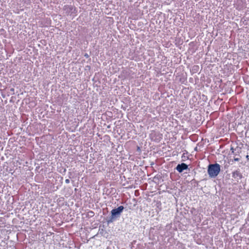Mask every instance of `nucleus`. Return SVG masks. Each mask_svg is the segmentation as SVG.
<instances>
[{"instance_id": "f257e3e1", "label": "nucleus", "mask_w": 249, "mask_h": 249, "mask_svg": "<svg viewBox=\"0 0 249 249\" xmlns=\"http://www.w3.org/2000/svg\"><path fill=\"white\" fill-rule=\"evenodd\" d=\"M220 171V166L217 163L211 164L209 166L208 173L210 177L214 178L216 177Z\"/></svg>"}, {"instance_id": "423d86ee", "label": "nucleus", "mask_w": 249, "mask_h": 249, "mask_svg": "<svg viewBox=\"0 0 249 249\" xmlns=\"http://www.w3.org/2000/svg\"><path fill=\"white\" fill-rule=\"evenodd\" d=\"M249 155H247V156H246V158H249Z\"/></svg>"}, {"instance_id": "f03ea898", "label": "nucleus", "mask_w": 249, "mask_h": 249, "mask_svg": "<svg viewBox=\"0 0 249 249\" xmlns=\"http://www.w3.org/2000/svg\"><path fill=\"white\" fill-rule=\"evenodd\" d=\"M124 209V208L123 206H120L117 209H113L111 212L112 218L119 216Z\"/></svg>"}, {"instance_id": "20e7f679", "label": "nucleus", "mask_w": 249, "mask_h": 249, "mask_svg": "<svg viewBox=\"0 0 249 249\" xmlns=\"http://www.w3.org/2000/svg\"><path fill=\"white\" fill-rule=\"evenodd\" d=\"M234 160L235 161H239V159L238 158H234Z\"/></svg>"}, {"instance_id": "7ed1b4c3", "label": "nucleus", "mask_w": 249, "mask_h": 249, "mask_svg": "<svg viewBox=\"0 0 249 249\" xmlns=\"http://www.w3.org/2000/svg\"><path fill=\"white\" fill-rule=\"evenodd\" d=\"M188 166L184 163L178 164L176 167L177 170L179 173H181L183 170H186Z\"/></svg>"}, {"instance_id": "39448f33", "label": "nucleus", "mask_w": 249, "mask_h": 249, "mask_svg": "<svg viewBox=\"0 0 249 249\" xmlns=\"http://www.w3.org/2000/svg\"><path fill=\"white\" fill-rule=\"evenodd\" d=\"M66 182L67 183H69V179H66Z\"/></svg>"}]
</instances>
